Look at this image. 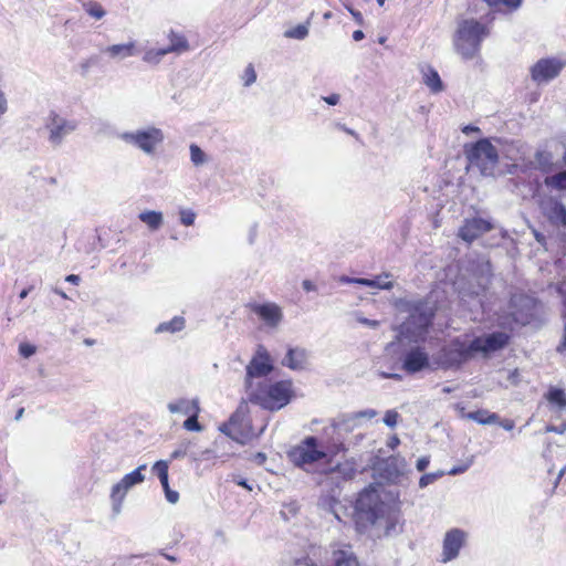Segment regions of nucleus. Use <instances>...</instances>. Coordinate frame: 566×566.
Here are the masks:
<instances>
[{
  "mask_svg": "<svg viewBox=\"0 0 566 566\" xmlns=\"http://www.w3.org/2000/svg\"><path fill=\"white\" fill-rule=\"evenodd\" d=\"M400 443V440L397 436H392L389 438L388 442H387V446L390 448V449H395L399 446Z\"/></svg>",
  "mask_w": 566,
  "mask_h": 566,
  "instance_id": "obj_57",
  "label": "nucleus"
},
{
  "mask_svg": "<svg viewBox=\"0 0 566 566\" xmlns=\"http://www.w3.org/2000/svg\"><path fill=\"white\" fill-rule=\"evenodd\" d=\"M153 472L157 474L160 484L165 491L166 500L175 504L179 500V493L177 491H174L169 488V481H168V462L165 460L157 461L153 468Z\"/></svg>",
  "mask_w": 566,
  "mask_h": 566,
  "instance_id": "obj_20",
  "label": "nucleus"
},
{
  "mask_svg": "<svg viewBox=\"0 0 566 566\" xmlns=\"http://www.w3.org/2000/svg\"><path fill=\"white\" fill-rule=\"evenodd\" d=\"M470 464H471V463L463 464V465H459V467H453V468L448 472V474H450V475L461 474V473L465 472V471L469 469Z\"/></svg>",
  "mask_w": 566,
  "mask_h": 566,
  "instance_id": "obj_51",
  "label": "nucleus"
},
{
  "mask_svg": "<svg viewBox=\"0 0 566 566\" xmlns=\"http://www.w3.org/2000/svg\"><path fill=\"white\" fill-rule=\"evenodd\" d=\"M379 376L384 379H396V380L401 379V375H399V374H389V373H385V371H380Z\"/></svg>",
  "mask_w": 566,
  "mask_h": 566,
  "instance_id": "obj_56",
  "label": "nucleus"
},
{
  "mask_svg": "<svg viewBox=\"0 0 566 566\" xmlns=\"http://www.w3.org/2000/svg\"><path fill=\"white\" fill-rule=\"evenodd\" d=\"M364 38H365V34H364V32H363L361 30H356V31H354V33H353V39H354L355 41H360V40H363Z\"/></svg>",
  "mask_w": 566,
  "mask_h": 566,
  "instance_id": "obj_61",
  "label": "nucleus"
},
{
  "mask_svg": "<svg viewBox=\"0 0 566 566\" xmlns=\"http://www.w3.org/2000/svg\"><path fill=\"white\" fill-rule=\"evenodd\" d=\"M170 44L166 46L169 53H181L189 49L188 41L185 36L171 32L169 34Z\"/></svg>",
  "mask_w": 566,
  "mask_h": 566,
  "instance_id": "obj_32",
  "label": "nucleus"
},
{
  "mask_svg": "<svg viewBox=\"0 0 566 566\" xmlns=\"http://www.w3.org/2000/svg\"><path fill=\"white\" fill-rule=\"evenodd\" d=\"M147 469L146 464H140L134 471L125 474L117 483H115L109 493L112 512L116 516L122 512V507L127 493L136 485L145 481L143 471Z\"/></svg>",
  "mask_w": 566,
  "mask_h": 566,
  "instance_id": "obj_9",
  "label": "nucleus"
},
{
  "mask_svg": "<svg viewBox=\"0 0 566 566\" xmlns=\"http://www.w3.org/2000/svg\"><path fill=\"white\" fill-rule=\"evenodd\" d=\"M20 354L23 356V357H30L32 356L34 353H35V348L34 346L32 345H29V344H22L20 345Z\"/></svg>",
  "mask_w": 566,
  "mask_h": 566,
  "instance_id": "obj_47",
  "label": "nucleus"
},
{
  "mask_svg": "<svg viewBox=\"0 0 566 566\" xmlns=\"http://www.w3.org/2000/svg\"><path fill=\"white\" fill-rule=\"evenodd\" d=\"M501 427L505 430H512L514 428V422L512 420L497 421Z\"/></svg>",
  "mask_w": 566,
  "mask_h": 566,
  "instance_id": "obj_58",
  "label": "nucleus"
},
{
  "mask_svg": "<svg viewBox=\"0 0 566 566\" xmlns=\"http://www.w3.org/2000/svg\"><path fill=\"white\" fill-rule=\"evenodd\" d=\"M44 128L48 132L49 143L54 147H59L65 137L77 128V122L51 112L45 119Z\"/></svg>",
  "mask_w": 566,
  "mask_h": 566,
  "instance_id": "obj_11",
  "label": "nucleus"
},
{
  "mask_svg": "<svg viewBox=\"0 0 566 566\" xmlns=\"http://www.w3.org/2000/svg\"><path fill=\"white\" fill-rule=\"evenodd\" d=\"M510 316L512 318L511 321L505 318L504 321L499 322V324L502 325V326H507V327H510L512 329L513 328V326H512L513 323L522 324V325H525V324L528 323V314L524 313L523 311H512L510 313Z\"/></svg>",
  "mask_w": 566,
  "mask_h": 566,
  "instance_id": "obj_37",
  "label": "nucleus"
},
{
  "mask_svg": "<svg viewBox=\"0 0 566 566\" xmlns=\"http://www.w3.org/2000/svg\"><path fill=\"white\" fill-rule=\"evenodd\" d=\"M8 107L6 93L0 88V118L8 112Z\"/></svg>",
  "mask_w": 566,
  "mask_h": 566,
  "instance_id": "obj_45",
  "label": "nucleus"
},
{
  "mask_svg": "<svg viewBox=\"0 0 566 566\" xmlns=\"http://www.w3.org/2000/svg\"><path fill=\"white\" fill-rule=\"evenodd\" d=\"M266 460V455L262 452H258L255 455H254V461L258 463V464H263Z\"/></svg>",
  "mask_w": 566,
  "mask_h": 566,
  "instance_id": "obj_59",
  "label": "nucleus"
},
{
  "mask_svg": "<svg viewBox=\"0 0 566 566\" xmlns=\"http://www.w3.org/2000/svg\"><path fill=\"white\" fill-rule=\"evenodd\" d=\"M406 460L400 455L389 457L384 461L381 471L389 482H396L406 470Z\"/></svg>",
  "mask_w": 566,
  "mask_h": 566,
  "instance_id": "obj_21",
  "label": "nucleus"
},
{
  "mask_svg": "<svg viewBox=\"0 0 566 566\" xmlns=\"http://www.w3.org/2000/svg\"><path fill=\"white\" fill-rule=\"evenodd\" d=\"M377 415L378 412L375 409H366L354 413H346L335 419L332 426L335 430L352 431L355 427L358 426V421L360 419H373Z\"/></svg>",
  "mask_w": 566,
  "mask_h": 566,
  "instance_id": "obj_19",
  "label": "nucleus"
},
{
  "mask_svg": "<svg viewBox=\"0 0 566 566\" xmlns=\"http://www.w3.org/2000/svg\"><path fill=\"white\" fill-rule=\"evenodd\" d=\"M333 566H359V564L353 551L347 547L333 552Z\"/></svg>",
  "mask_w": 566,
  "mask_h": 566,
  "instance_id": "obj_25",
  "label": "nucleus"
},
{
  "mask_svg": "<svg viewBox=\"0 0 566 566\" xmlns=\"http://www.w3.org/2000/svg\"><path fill=\"white\" fill-rule=\"evenodd\" d=\"M222 431L226 432L227 434H229L232 439L239 441L240 443H244V440L237 438L235 434H234V422H233L232 418L230 420L229 431H226L223 429H222Z\"/></svg>",
  "mask_w": 566,
  "mask_h": 566,
  "instance_id": "obj_52",
  "label": "nucleus"
},
{
  "mask_svg": "<svg viewBox=\"0 0 566 566\" xmlns=\"http://www.w3.org/2000/svg\"><path fill=\"white\" fill-rule=\"evenodd\" d=\"M558 350H559V352H564V350H566V325H565L564 339H563L562 344L558 346Z\"/></svg>",
  "mask_w": 566,
  "mask_h": 566,
  "instance_id": "obj_64",
  "label": "nucleus"
},
{
  "mask_svg": "<svg viewBox=\"0 0 566 566\" xmlns=\"http://www.w3.org/2000/svg\"><path fill=\"white\" fill-rule=\"evenodd\" d=\"M247 394L251 402L271 411L280 410L292 398V382L289 380H265L259 385H253Z\"/></svg>",
  "mask_w": 566,
  "mask_h": 566,
  "instance_id": "obj_3",
  "label": "nucleus"
},
{
  "mask_svg": "<svg viewBox=\"0 0 566 566\" xmlns=\"http://www.w3.org/2000/svg\"><path fill=\"white\" fill-rule=\"evenodd\" d=\"M468 537V532L458 527L447 531L442 541L441 562L449 563L455 559L465 546Z\"/></svg>",
  "mask_w": 566,
  "mask_h": 566,
  "instance_id": "obj_13",
  "label": "nucleus"
},
{
  "mask_svg": "<svg viewBox=\"0 0 566 566\" xmlns=\"http://www.w3.org/2000/svg\"><path fill=\"white\" fill-rule=\"evenodd\" d=\"M167 54H169V50H167L166 48L148 49L145 51L143 55V61L150 65H157Z\"/></svg>",
  "mask_w": 566,
  "mask_h": 566,
  "instance_id": "obj_33",
  "label": "nucleus"
},
{
  "mask_svg": "<svg viewBox=\"0 0 566 566\" xmlns=\"http://www.w3.org/2000/svg\"><path fill=\"white\" fill-rule=\"evenodd\" d=\"M443 475H444L443 471L423 474L419 480V486L421 489H424L429 484H431V483L436 482L437 480H439L440 478H442Z\"/></svg>",
  "mask_w": 566,
  "mask_h": 566,
  "instance_id": "obj_41",
  "label": "nucleus"
},
{
  "mask_svg": "<svg viewBox=\"0 0 566 566\" xmlns=\"http://www.w3.org/2000/svg\"><path fill=\"white\" fill-rule=\"evenodd\" d=\"M191 444H192V442L190 440L181 441L177 446V448L172 451V453L170 454V459L176 460V459H181L186 455H189L193 461H198V460H200V458H202L203 455H206L210 452L209 450H205L199 455L190 450Z\"/></svg>",
  "mask_w": 566,
  "mask_h": 566,
  "instance_id": "obj_27",
  "label": "nucleus"
},
{
  "mask_svg": "<svg viewBox=\"0 0 566 566\" xmlns=\"http://www.w3.org/2000/svg\"><path fill=\"white\" fill-rule=\"evenodd\" d=\"M104 53L115 61H122L127 57L135 56L137 54L136 42L129 41L127 43L109 45L104 50Z\"/></svg>",
  "mask_w": 566,
  "mask_h": 566,
  "instance_id": "obj_23",
  "label": "nucleus"
},
{
  "mask_svg": "<svg viewBox=\"0 0 566 566\" xmlns=\"http://www.w3.org/2000/svg\"><path fill=\"white\" fill-rule=\"evenodd\" d=\"M355 521L360 530L375 527L379 533L390 536L396 534L399 514L380 500L377 488L369 486L361 491L355 505Z\"/></svg>",
  "mask_w": 566,
  "mask_h": 566,
  "instance_id": "obj_2",
  "label": "nucleus"
},
{
  "mask_svg": "<svg viewBox=\"0 0 566 566\" xmlns=\"http://www.w3.org/2000/svg\"><path fill=\"white\" fill-rule=\"evenodd\" d=\"M545 184L547 187L554 189L566 190V169L552 176H547L545 178Z\"/></svg>",
  "mask_w": 566,
  "mask_h": 566,
  "instance_id": "obj_35",
  "label": "nucleus"
},
{
  "mask_svg": "<svg viewBox=\"0 0 566 566\" xmlns=\"http://www.w3.org/2000/svg\"><path fill=\"white\" fill-rule=\"evenodd\" d=\"M357 281H360V277H349L346 275L339 277V282L345 284H357Z\"/></svg>",
  "mask_w": 566,
  "mask_h": 566,
  "instance_id": "obj_53",
  "label": "nucleus"
},
{
  "mask_svg": "<svg viewBox=\"0 0 566 566\" xmlns=\"http://www.w3.org/2000/svg\"><path fill=\"white\" fill-rule=\"evenodd\" d=\"M396 308L399 314H406V317L399 326L395 327L396 340L388 344L387 349L394 347L396 343L423 342L436 313L434 304L426 298L405 297L396 302Z\"/></svg>",
  "mask_w": 566,
  "mask_h": 566,
  "instance_id": "obj_1",
  "label": "nucleus"
},
{
  "mask_svg": "<svg viewBox=\"0 0 566 566\" xmlns=\"http://www.w3.org/2000/svg\"><path fill=\"white\" fill-rule=\"evenodd\" d=\"M302 286L306 292H312L316 290V285L310 280H304L302 282Z\"/></svg>",
  "mask_w": 566,
  "mask_h": 566,
  "instance_id": "obj_55",
  "label": "nucleus"
},
{
  "mask_svg": "<svg viewBox=\"0 0 566 566\" xmlns=\"http://www.w3.org/2000/svg\"><path fill=\"white\" fill-rule=\"evenodd\" d=\"M399 418L400 416L396 410H387L384 417V423L390 428H395L398 423Z\"/></svg>",
  "mask_w": 566,
  "mask_h": 566,
  "instance_id": "obj_43",
  "label": "nucleus"
},
{
  "mask_svg": "<svg viewBox=\"0 0 566 566\" xmlns=\"http://www.w3.org/2000/svg\"><path fill=\"white\" fill-rule=\"evenodd\" d=\"M310 19L303 23L298 24L293 29H289L284 32V36L287 39H295V40H304L308 35V27H310Z\"/></svg>",
  "mask_w": 566,
  "mask_h": 566,
  "instance_id": "obj_36",
  "label": "nucleus"
},
{
  "mask_svg": "<svg viewBox=\"0 0 566 566\" xmlns=\"http://www.w3.org/2000/svg\"><path fill=\"white\" fill-rule=\"evenodd\" d=\"M510 335L505 332H494L491 334L474 337L471 342L473 357L476 354L489 355L502 349L509 343Z\"/></svg>",
  "mask_w": 566,
  "mask_h": 566,
  "instance_id": "obj_12",
  "label": "nucleus"
},
{
  "mask_svg": "<svg viewBox=\"0 0 566 566\" xmlns=\"http://www.w3.org/2000/svg\"><path fill=\"white\" fill-rule=\"evenodd\" d=\"M566 61L558 57H546L538 60L533 65V81L548 82L560 74Z\"/></svg>",
  "mask_w": 566,
  "mask_h": 566,
  "instance_id": "obj_14",
  "label": "nucleus"
},
{
  "mask_svg": "<svg viewBox=\"0 0 566 566\" xmlns=\"http://www.w3.org/2000/svg\"><path fill=\"white\" fill-rule=\"evenodd\" d=\"M65 281L77 285L80 283V276L75 274H70L65 277Z\"/></svg>",
  "mask_w": 566,
  "mask_h": 566,
  "instance_id": "obj_60",
  "label": "nucleus"
},
{
  "mask_svg": "<svg viewBox=\"0 0 566 566\" xmlns=\"http://www.w3.org/2000/svg\"><path fill=\"white\" fill-rule=\"evenodd\" d=\"M325 103L328 105H337L339 103L340 96L338 94H331L328 96L322 97Z\"/></svg>",
  "mask_w": 566,
  "mask_h": 566,
  "instance_id": "obj_50",
  "label": "nucleus"
},
{
  "mask_svg": "<svg viewBox=\"0 0 566 566\" xmlns=\"http://www.w3.org/2000/svg\"><path fill=\"white\" fill-rule=\"evenodd\" d=\"M83 7L91 17L97 20L102 19L106 14V11L97 2L90 1L87 3H84Z\"/></svg>",
  "mask_w": 566,
  "mask_h": 566,
  "instance_id": "obj_38",
  "label": "nucleus"
},
{
  "mask_svg": "<svg viewBox=\"0 0 566 566\" xmlns=\"http://www.w3.org/2000/svg\"><path fill=\"white\" fill-rule=\"evenodd\" d=\"M186 327V319L182 316H175L170 321L160 323L156 328V334L170 333L175 334Z\"/></svg>",
  "mask_w": 566,
  "mask_h": 566,
  "instance_id": "obj_28",
  "label": "nucleus"
},
{
  "mask_svg": "<svg viewBox=\"0 0 566 566\" xmlns=\"http://www.w3.org/2000/svg\"><path fill=\"white\" fill-rule=\"evenodd\" d=\"M327 453L321 448L317 438L306 437L298 446L293 448L290 460L298 468L311 471L317 462L326 459Z\"/></svg>",
  "mask_w": 566,
  "mask_h": 566,
  "instance_id": "obj_7",
  "label": "nucleus"
},
{
  "mask_svg": "<svg viewBox=\"0 0 566 566\" xmlns=\"http://www.w3.org/2000/svg\"><path fill=\"white\" fill-rule=\"evenodd\" d=\"M465 157L470 169H478L482 176H494L499 163L497 149L489 139H480L465 146Z\"/></svg>",
  "mask_w": 566,
  "mask_h": 566,
  "instance_id": "obj_5",
  "label": "nucleus"
},
{
  "mask_svg": "<svg viewBox=\"0 0 566 566\" xmlns=\"http://www.w3.org/2000/svg\"><path fill=\"white\" fill-rule=\"evenodd\" d=\"M273 361L263 345H258L255 354L247 365L245 389L249 391L253 385L265 381V377L273 370Z\"/></svg>",
  "mask_w": 566,
  "mask_h": 566,
  "instance_id": "obj_10",
  "label": "nucleus"
},
{
  "mask_svg": "<svg viewBox=\"0 0 566 566\" xmlns=\"http://www.w3.org/2000/svg\"><path fill=\"white\" fill-rule=\"evenodd\" d=\"M308 363V353L301 347L289 348L282 365L292 370L305 369Z\"/></svg>",
  "mask_w": 566,
  "mask_h": 566,
  "instance_id": "obj_22",
  "label": "nucleus"
},
{
  "mask_svg": "<svg viewBox=\"0 0 566 566\" xmlns=\"http://www.w3.org/2000/svg\"><path fill=\"white\" fill-rule=\"evenodd\" d=\"M423 83L429 87L432 93H440L443 91V83L439 73L432 69L427 67L422 71Z\"/></svg>",
  "mask_w": 566,
  "mask_h": 566,
  "instance_id": "obj_26",
  "label": "nucleus"
},
{
  "mask_svg": "<svg viewBox=\"0 0 566 566\" xmlns=\"http://www.w3.org/2000/svg\"><path fill=\"white\" fill-rule=\"evenodd\" d=\"M473 358L470 342L459 338L441 348L434 358V363L443 368H459L462 364Z\"/></svg>",
  "mask_w": 566,
  "mask_h": 566,
  "instance_id": "obj_8",
  "label": "nucleus"
},
{
  "mask_svg": "<svg viewBox=\"0 0 566 566\" xmlns=\"http://www.w3.org/2000/svg\"><path fill=\"white\" fill-rule=\"evenodd\" d=\"M464 417L481 424H492L496 423L500 420L496 413L489 412L488 410H478L469 412Z\"/></svg>",
  "mask_w": 566,
  "mask_h": 566,
  "instance_id": "obj_31",
  "label": "nucleus"
},
{
  "mask_svg": "<svg viewBox=\"0 0 566 566\" xmlns=\"http://www.w3.org/2000/svg\"><path fill=\"white\" fill-rule=\"evenodd\" d=\"M492 229L493 224L489 220L482 218L467 219L463 226L459 229V237L463 241L471 243L480 235L489 232Z\"/></svg>",
  "mask_w": 566,
  "mask_h": 566,
  "instance_id": "obj_16",
  "label": "nucleus"
},
{
  "mask_svg": "<svg viewBox=\"0 0 566 566\" xmlns=\"http://www.w3.org/2000/svg\"><path fill=\"white\" fill-rule=\"evenodd\" d=\"M429 463H430L429 457H421L418 459L416 468L418 471L422 472L428 468Z\"/></svg>",
  "mask_w": 566,
  "mask_h": 566,
  "instance_id": "obj_48",
  "label": "nucleus"
},
{
  "mask_svg": "<svg viewBox=\"0 0 566 566\" xmlns=\"http://www.w3.org/2000/svg\"><path fill=\"white\" fill-rule=\"evenodd\" d=\"M167 408L169 412L171 413H180L185 416H189L190 413H200V406L199 400L197 398L195 399H187V398H180L175 401H170L167 405Z\"/></svg>",
  "mask_w": 566,
  "mask_h": 566,
  "instance_id": "obj_24",
  "label": "nucleus"
},
{
  "mask_svg": "<svg viewBox=\"0 0 566 566\" xmlns=\"http://www.w3.org/2000/svg\"><path fill=\"white\" fill-rule=\"evenodd\" d=\"M490 8H497L499 6H505L506 8L514 10L518 8L522 0H483Z\"/></svg>",
  "mask_w": 566,
  "mask_h": 566,
  "instance_id": "obj_39",
  "label": "nucleus"
},
{
  "mask_svg": "<svg viewBox=\"0 0 566 566\" xmlns=\"http://www.w3.org/2000/svg\"><path fill=\"white\" fill-rule=\"evenodd\" d=\"M179 216H180V222L184 224V226H192L195 223V220H196V213L190 210V209H181L180 212H179Z\"/></svg>",
  "mask_w": 566,
  "mask_h": 566,
  "instance_id": "obj_42",
  "label": "nucleus"
},
{
  "mask_svg": "<svg viewBox=\"0 0 566 566\" xmlns=\"http://www.w3.org/2000/svg\"><path fill=\"white\" fill-rule=\"evenodd\" d=\"M489 35L485 24L465 19L458 24L453 44L455 51L464 60H473L479 56L482 41Z\"/></svg>",
  "mask_w": 566,
  "mask_h": 566,
  "instance_id": "obj_4",
  "label": "nucleus"
},
{
  "mask_svg": "<svg viewBox=\"0 0 566 566\" xmlns=\"http://www.w3.org/2000/svg\"><path fill=\"white\" fill-rule=\"evenodd\" d=\"M244 86H250L256 81V73L254 67L249 64L243 74Z\"/></svg>",
  "mask_w": 566,
  "mask_h": 566,
  "instance_id": "obj_44",
  "label": "nucleus"
},
{
  "mask_svg": "<svg viewBox=\"0 0 566 566\" xmlns=\"http://www.w3.org/2000/svg\"><path fill=\"white\" fill-rule=\"evenodd\" d=\"M235 482L238 485H241V486L248 489L249 491L252 490L251 485H249L248 481L244 479L235 480Z\"/></svg>",
  "mask_w": 566,
  "mask_h": 566,
  "instance_id": "obj_62",
  "label": "nucleus"
},
{
  "mask_svg": "<svg viewBox=\"0 0 566 566\" xmlns=\"http://www.w3.org/2000/svg\"><path fill=\"white\" fill-rule=\"evenodd\" d=\"M199 413H190L188 418L184 421V428L188 431H197L200 432L203 430L202 426L198 422Z\"/></svg>",
  "mask_w": 566,
  "mask_h": 566,
  "instance_id": "obj_40",
  "label": "nucleus"
},
{
  "mask_svg": "<svg viewBox=\"0 0 566 566\" xmlns=\"http://www.w3.org/2000/svg\"><path fill=\"white\" fill-rule=\"evenodd\" d=\"M545 432H556L563 434L566 432V422L563 421L559 426H547Z\"/></svg>",
  "mask_w": 566,
  "mask_h": 566,
  "instance_id": "obj_46",
  "label": "nucleus"
},
{
  "mask_svg": "<svg viewBox=\"0 0 566 566\" xmlns=\"http://www.w3.org/2000/svg\"><path fill=\"white\" fill-rule=\"evenodd\" d=\"M347 10L349 11V13L352 14V17L354 18V20L356 21L357 24H359V25L364 24V18L359 11L353 9L352 7H347Z\"/></svg>",
  "mask_w": 566,
  "mask_h": 566,
  "instance_id": "obj_49",
  "label": "nucleus"
},
{
  "mask_svg": "<svg viewBox=\"0 0 566 566\" xmlns=\"http://www.w3.org/2000/svg\"><path fill=\"white\" fill-rule=\"evenodd\" d=\"M542 406L558 416L563 415L566 412V390L557 386H549L538 408Z\"/></svg>",
  "mask_w": 566,
  "mask_h": 566,
  "instance_id": "obj_17",
  "label": "nucleus"
},
{
  "mask_svg": "<svg viewBox=\"0 0 566 566\" xmlns=\"http://www.w3.org/2000/svg\"><path fill=\"white\" fill-rule=\"evenodd\" d=\"M251 310L272 328L277 327L283 319L282 308L275 303L253 304Z\"/></svg>",
  "mask_w": 566,
  "mask_h": 566,
  "instance_id": "obj_18",
  "label": "nucleus"
},
{
  "mask_svg": "<svg viewBox=\"0 0 566 566\" xmlns=\"http://www.w3.org/2000/svg\"><path fill=\"white\" fill-rule=\"evenodd\" d=\"M359 322L371 327V328H377L380 325L379 321L368 319V318H361V319H359Z\"/></svg>",
  "mask_w": 566,
  "mask_h": 566,
  "instance_id": "obj_54",
  "label": "nucleus"
},
{
  "mask_svg": "<svg viewBox=\"0 0 566 566\" xmlns=\"http://www.w3.org/2000/svg\"><path fill=\"white\" fill-rule=\"evenodd\" d=\"M139 220L147 224L150 230L155 231L163 224V213L154 210L143 211L139 213Z\"/></svg>",
  "mask_w": 566,
  "mask_h": 566,
  "instance_id": "obj_30",
  "label": "nucleus"
},
{
  "mask_svg": "<svg viewBox=\"0 0 566 566\" xmlns=\"http://www.w3.org/2000/svg\"><path fill=\"white\" fill-rule=\"evenodd\" d=\"M462 132L469 134L470 132H479V128L475 126L468 125L462 129Z\"/></svg>",
  "mask_w": 566,
  "mask_h": 566,
  "instance_id": "obj_63",
  "label": "nucleus"
},
{
  "mask_svg": "<svg viewBox=\"0 0 566 566\" xmlns=\"http://www.w3.org/2000/svg\"><path fill=\"white\" fill-rule=\"evenodd\" d=\"M389 277H390L389 273H384L381 275L376 276L375 279H361L360 277V281H357V284L364 285V286H369L373 289H378V290H390V289H392L394 283L388 280Z\"/></svg>",
  "mask_w": 566,
  "mask_h": 566,
  "instance_id": "obj_29",
  "label": "nucleus"
},
{
  "mask_svg": "<svg viewBox=\"0 0 566 566\" xmlns=\"http://www.w3.org/2000/svg\"><path fill=\"white\" fill-rule=\"evenodd\" d=\"M430 367V357L424 347L413 346L402 355V369L416 374Z\"/></svg>",
  "mask_w": 566,
  "mask_h": 566,
  "instance_id": "obj_15",
  "label": "nucleus"
},
{
  "mask_svg": "<svg viewBox=\"0 0 566 566\" xmlns=\"http://www.w3.org/2000/svg\"><path fill=\"white\" fill-rule=\"evenodd\" d=\"M118 138L125 144L139 149L148 156H151L164 143L165 134L160 128L154 125H148L133 132L120 133Z\"/></svg>",
  "mask_w": 566,
  "mask_h": 566,
  "instance_id": "obj_6",
  "label": "nucleus"
},
{
  "mask_svg": "<svg viewBox=\"0 0 566 566\" xmlns=\"http://www.w3.org/2000/svg\"><path fill=\"white\" fill-rule=\"evenodd\" d=\"M190 160L195 167H200L209 161V156L197 145L189 146Z\"/></svg>",
  "mask_w": 566,
  "mask_h": 566,
  "instance_id": "obj_34",
  "label": "nucleus"
}]
</instances>
